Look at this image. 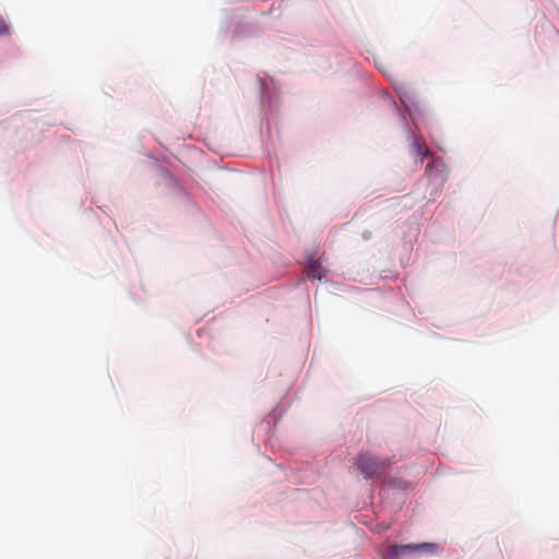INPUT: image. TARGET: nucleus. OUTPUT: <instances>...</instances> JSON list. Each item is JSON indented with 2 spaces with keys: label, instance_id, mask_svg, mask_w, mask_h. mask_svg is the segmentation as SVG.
I'll use <instances>...</instances> for the list:
<instances>
[{
  "label": "nucleus",
  "instance_id": "1",
  "mask_svg": "<svg viewBox=\"0 0 559 559\" xmlns=\"http://www.w3.org/2000/svg\"><path fill=\"white\" fill-rule=\"evenodd\" d=\"M448 167L442 158H433L426 166L425 176H427L430 182H435L438 187H442L448 179Z\"/></svg>",
  "mask_w": 559,
  "mask_h": 559
},
{
  "label": "nucleus",
  "instance_id": "2",
  "mask_svg": "<svg viewBox=\"0 0 559 559\" xmlns=\"http://www.w3.org/2000/svg\"><path fill=\"white\" fill-rule=\"evenodd\" d=\"M437 545L433 543H420V544H407V545H393L390 548V552L393 556L400 557L407 552H435Z\"/></svg>",
  "mask_w": 559,
  "mask_h": 559
},
{
  "label": "nucleus",
  "instance_id": "3",
  "mask_svg": "<svg viewBox=\"0 0 559 559\" xmlns=\"http://www.w3.org/2000/svg\"><path fill=\"white\" fill-rule=\"evenodd\" d=\"M357 466L367 477H373L381 473V466L377 462L376 456H359Z\"/></svg>",
  "mask_w": 559,
  "mask_h": 559
},
{
  "label": "nucleus",
  "instance_id": "4",
  "mask_svg": "<svg viewBox=\"0 0 559 559\" xmlns=\"http://www.w3.org/2000/svg\"><path fill=\"white\" fill-rule=\"evenodd\" d=\"M325 269L321 264L320 260H310L307 267V276L311 280L321 281L325 276Z\"/></svg>",
  "mask_w": 559,
  "mask_h": 559
},
{
  "label": "nucleus",
  "instance_id": "5",
  "mask_svg": "<svg viewBox=\"0 0 559 559\" xmlns=\"http://www.w3.org/2000/svg\"><path fill=\"white\" fill-rule=\"evenodd\" d=\"M413 147L416 151V153L421 156H430L431 155L430 150L425 144H421L419 139H417V138L414 139Z\"/></svg>",
  "mask_w": 559,
  "mask_h": 559
},
{
  "label": "nucleus",
  "instance_id": "6",
  "mask_svg": "<svg viewBox=\"0 0 559 559\" xmlns=\"http://www.w3.org/2000/svg\"><path fill=\"white\" fill-rule=\"evenodd\" d=\"M9 34V26L7 25L5 21L0 17V35Z\"/></svg>",
  "mask_w": 559,
  "mask_h": 559
}]
</instances>
